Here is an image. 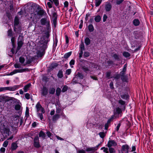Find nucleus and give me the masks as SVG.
Masks as SVG:
<instances>
[{
  "mask_svg": "<svg viewBox=\"0 0 153 153\" xmlns=\"http://www.w3.org/2000/svg\"><path fill=\"white\" fill-rule=\"evenodd\" d=\"M39 137H41L43 139H44L45 137V133L42 131L39 132Z\"/></svg>",
  "mask_w": 153,
  "mask_h": 153,
  "instance_id": "f3484780",
  "label": "nucleus"
},
{
  "mask_svg": "<svg viewBox=\"0 0 153 153\" xmlns=\"http://www.w3.org/2000/svg\"><path fill=\"white\" fill-rule=\"evenodd\" d=\"M25 59L24 58L23 56H21L19 58V62L22 64L23 65L25 63V62H24L25 61Z\"/></svg>",
  "mask_w": 153,
  "mask_h": 153,
  "instance_id": "bb28decb",
  "label": "nucleus"
},
{
  "mask_svg": "<svg viewBox=\"0 0 153 153\" xmlns=\"http://www.w3.org/2000/svg\"><path fill=\"white\" fill-rule=\"evenodd\" d=\"M53 2L54 3L56 6H58L59 3L58 0H52Z\"/></svg>",
  "mask_w": 153,
  "mask_h": 153,
  "instance_id": "a19ab883",
  "label": "nucleus"
},
{
  "mask_svg": "<svg viewBox=\"0 0 153 153\" xmlns=\"http://www.w3.org/2000/svg\"><path fill=\"white\" fill-rule=\"evenodd\" d=\"M84 77L83 74L81 73H78L77 74L76 76L73 79V81L75 82L76 83H78V81H77V79H82Z\"/></svg>",
  "mask_w": 153,
  "mask_h": 153,
  "instance_id": "423d86ee",
  "label": "nucleus"
},
{
  "mask_svg": "<svg viewBox=\"0 0 153 153\" xmlns=\"http://www.w3.org/2000/svg\"><path fill=\"white\" fill-rule=\"evenodd\" d=\"M32 62V61L31 60L28 59L25 62V63H24L23 64V66H26L27 65L30 64Z\"/></svg>",
  "mask_w": 153,
  "mask_h": 153,
  "instance_id": "ea45409f",
  "label": "nucleus"
},
{
  "mask_svg": "<svg viewBox=\"0 0 153 153\" xmlns=\"http://www.w3.org/2000/svg\"><path fill=\"white\" fill-rule=\"evenodd\" d=\"M61 111V108L59 105H56V112L57 113H59Z\"/></svg>",
  "mask_w": 153,
  "mask_h": 153,
  "instance_id": "7c9ffc66",
  "label": "nucleus"
},
{
  "mask_svg": "<svg viewBox=\"0 0 153 153\" xmlns=\"http://www.w3.org/2000/svg\"><path fill=\"white\" fill-rule=\"evenodd\" d=\"M117 145V143L114 140H109L107 146L110 148L112 146H115Z\"/></svg>",
  "mask_w": 153,
  "mask_h": 153,
  "instance_id": "1a4fd4ad",
  "label": "nucleus"
},
{
  "mask_svg": "<svg viewBox=\"0 0 153 153\" xmlns=\"http://www.w3.org/2000/svg\"><path fill=\"white\" fill-rule=\"evenodd\" d=\"M11 42L13 46L14 47L15 46V39L14 37H13L11 39Z\"/></svg>",
  "mask_w": 153,
  "mask_h": 153,
  "instance_id": "de8ad7c7",
  "label": "nucleus"
},
{
  "mask_svg": "<svg viewBox=\"0 0 153 153\" xmlns=\"http://www.w3.org/2000/svg\"><path fill=\"white\" fill-rule=\"evenodd\" d=\"M85 43L86 45H88L90 44L91 40L89 38H86L85 39Z\"/></svg>",
  "mask_w": 153,
  "mask_h": 153,
  "instance_id": "a211bd4d",
  "label": "nucleus"
},
{
  "mask_svg": "<svg viewBox=\"0 0 153 153\" xmlns=\"http://www.w3.org/2000/svg\"><path fill=\"white\" fill-rule=\"evenodd\" d=\"M19 86L17 85H15L13 86L7 87H3L4 91L8 90L10 91H14L18 89Z\"/></svg>",
  "mask_w": 153,
  "mask_h": 153,
  "instance_id": "39448f33",
  "label": "nucleus"
},
{
  "mask_svg": "<svg viewBox=\"0 0 153 153\" xmlns=\"http://www.w3.org/2000/svg\"><path fill=\"white\" fill-rule=\"evenodd\" d=\"M71 72V69H68L66 71V74L67 75H69L70 74Z\"/></svg>",
  "mask_w": 153,
  "mask_h": 153,
  "instance_id": "4d7b16f0",
  "label": "nucleus"
},
{
  "mask_svg": "<svg viewBox=\"0 0 153 153\" xmlns=\"http://www.w3.org/2000/svg\"><path fill=\"white\" fill-rule=\"evenodd\" d=\"M112 8L111 4L108 2H106L105 6V9L107 12H109Z\"/></svg>",
  "mask_w": 153,
  "mask_h": 153,
  "instance_id": "6e6552de",
  "label": "nucleus"
},
{
  "mask_svg": "<svg viewBox=\"0 0 153 153\" xmlns=\"http://www.w3.org/2000/svg\"><path fill=\"white\" fill-rule=\"evenodd\" d=\"M46 134L48 137H49L51 139H52V134L49 131H47L46 132Z\"/></svg>",
  "mask_w": 153,
  "mask_h": 153,
  "instance_id": "f704fd0d",
  "label": "nucleus"
},
{
  "mask_svg": "<svg viewBox=\"0 0 153 153\" xmlns=\"http://www.w3.org/2000/svg\"><path fill=\"white\" fill-rule=\"evenodd\" d=\"M23 41H18L17 42V45L18 47L17 48V50L18 51H19L22 47V45H23Z\"/></svg>",
  "mask_w": 153,
  "mask_h": 153,
  "instance_id": "2eb2a0df",
  "label": "nucleus"
},
{
  "mask_svg": "<svg viewBox=\"0 0 153 153\" xmlns=\"http://www.w3.org/2000/svg\"><path fill=\"white\" fill-rule=\"evenodd\" d=\"M25 97L27 100L29 99L30 98V95L28 93H26L25 94Z\"/></svg>",
  "mask_w": 153,
  "mask_h": 153,
  "instance_id": "69168bd1",
  "label": "nucleus"
},
{
  "mask_svg": "<svg viewBox=\"0 0 153 153\" xmlns=\"http://www.w3.org/2000/svg\"><path fill=\"white\" fill-rule=\"evenodd\" d=\"M19 24V19L16 16L15 17L14 21V31L17 33H19L18 30H19L20 29Z\"/></svg>",
  "mask_w": 153,
  "mask_h": 153,
  "instance_id": "f03ea898",
  "label": "nucleus"
},
{
  "mask_svg": "<svg viewBox=\"0 0 153 153\" xmlns=\"http://www.w3.org/2000/svg\"><path fill=\"white\" fill-rule=\"evenodd\" d=\"M90 55V53L88 52H85L84 54V57H88Z\"/></svg>",
  "mask_w": 153,
  "mask_h": 153,
  "instance_id": "603ef678",
  "label": "nucleus"
},
{
  "mask_svg": "<svg viewBox=\"0 0 153 153\" xmlns=\"http://www.w3.org/2000/svg\"><path fill=\"white\" fill-rule=\"evenodd\" d=\"M8 143H9V142L7 140H5V141H4V142L3 143V146H4V147H6L7 146L8 144Z\"/></svg>",
  "mask_w": 153,
  "mask_h": 153,
  "instance_id": "79ce46f5",
  "label": "nucleus"
},
{
  "mask_svg": "<svg viewBox=\"0 0 153 153\" xmlns=\"http://www.w3.org/2000/svg\"><path fill=\"white\" fill-rule=\"evenodd\" d=\"M91 65L92 68H88L85 66H83L82 67V69L84 72L87 73H90L91 72L95 70V64L94 63H91Z\"/></svg>",
  "mask_w": 153,
  "mask_h": 153,
  "instance_id": "7ed1b4c3",
  "label": "nucleus"
},
{
  "mask_svg": "<svg viewBox=\"0 0 153 153\" xmlns=\"http://www.w3.org/2000/svg\"><path fill=\"white\" fill-rule=\"evenodd\" d=\"M68 89V87L66 86H65L62 89V91L63 92H65Z\"/></svg>",
  "mask_w": 153,
  "mask_h": 153,
  "instance_id": "13d9d810",
  "label": "nucleus"
},
{
  "mask_svg": "<svg viewBox=\"0 0 153 153\" xmlns=\"http://www.w3.org/2000/svg\"><path fill=\"white\" fill-rule=\"evenodd\" d=\"M71 52H70L68 53H65L64 56V57L65 59H67L71 55Z\"/></svg>",
  "mask_w": 153,
  "mask_h": 153,
  "instance_id": "c85d7f7f",
  "label": "nucleus"
},
{
  "mask_svg": "<svg viewBox=\"0 0 153 153\" xmlns=\"http://www.w3.org/2000/svg\"><path fill=\"white\" fill-rule=\"evenodd\" d=\"M57 76L59 78H61L63 77V72L62 70H60L59 71L58 74Z\"/></svg>",
  "mask_w": 153,
  "mask_h": 153,
  "instance_id": "a878e982",
  "label": "nucleus"
},
{
  "mask_svg": "<svg viewBox=\"0 0 153 153\" xmlns=\"http://www.w3.org/2000/svg\"><path fill=\"white\" fill-rule=\"evenodd\" d=\"M111 73L110 72H107L106 73V77L108 79L111 78L110 77Z\"/></svg>",
  "mask_w": 153,
  "mask_h": 153,
  "instance_id": "8fccbe9b",
  "label": "nucleus"
},
{
  "mask_svg": "<svg viewBox=\"0 0 153 153\" xmlns=\"http://www.w3.org/2000/svg\"><path fill=\"white\" fill-rule=\"evenodd\" d=\"M12 31L11 29L9 30L7 32V34L8 36H12Z\"/></svg>",
  "mask_w": 153,
  "mask_h": 153,
  "instance_id": "a18cd8bd",
  "label": "nucleus"
},
{
  "mask_svg": "<svg viewBox=\"0 0 153 153\" xmlns=\"http://www.w3.org/2000/svg\"><path fill=\"white\" fill-rule=\"evenodd\" d=\"M74 64H75V61L74 59H71V61L69 63V64L70 65L71 67V68H72L73 67V65H74Z\"/></svg>",
  "mask_w": 153,
  "mask_h": 153,
  "instance_id": "4c0bfd02",
  "label": "nucleus"
},
{
  "mask_svg": "<svg viewBox=\"0 0 153 153\" xmlns=\"http://www.w3.org/2000/svg\"><path fill=\"white\" fill-rule=\"evenodd\" d=\"M99 135L101 138H103L105 137V134L104 132H101L99 133Z\"/></svg>",
  "mask_w": 153,
  "mask_h": 153,
  "instance_id": "473e14b6",
  "label": "nucleus"
},
{
  "mask_svg": "<svg viewBox=\"0 0 153 153\" xmlns=\"http://www.w3.org/2000/svg\"><path fill=\"white\" fill-rule=\"evenodd\" d=\"M33 141L34 145L35 147L38 148L40 147L39 138L38 136H36L34 138Z\"/></svg>",
  "mask_w": 153,
  "mask_h": 153,
  "instance_id": "0eeeda50",
  "label": "nucleus"
},
{
  "mask_svg": "<svg viewBox=\"0 0 153 153\" xmlns=\"http://www.w3.org/2000/svg\"><path fill=\"white\" fill-rule=\"evenodd\" d=\"M19 73L18 69L14 70L13 71L7 74V75H12L17 73Z\"/></svg>",
  "mask_w": 153,
  "mask_h": 153,
  "instance_id": "b1692460",
  "label": "nucleus"
},
{
  "mask_svg": "<svg viewBox=\"0 0 153 153\" xmlns=\"http://www.w3.org/2000/svg\"><path fill=\"white\" fill-rule=\"evenodd\" d=\"M36 108L37 113H39V111H41L42 113H44L45 112L44 108L42 107L39 102H38L37 103L36 106Z\"/></svg>",
  "mask_w": 153,
  "mask_h": 153,
  "instance_id": "20e7f679",
  "label": "nucleus"
},
{
  "mask_svg": "<svg viewBox=\"0 0 153 153\" xmlns=\"http://www.w3.org/2000/svg\"><path fill=\"white\" fill-rule=\"evenodd\" d=\"M123 1V0H117L116 2L117 4L119 5L121 4Z\"/></svg>",
  "mask_w": 153,
  "mask_h": 153,
  "instance_id": "864d4df0",
  "label": "nucleus"
},
{
  "mask_svg": "<svg viewBox=\"0 0 153 153\" xmlns=\"http://www.w3.org/2000/svg\"><path fill=\"white\" fill-rule=\"evenodd\" d=\"M121 97L123 99L127 100L129 97L128 95L126 94H124L120 95Z\"/></svg>",
  "mask_w": 153,
  "mask_h": 153,
  "instance_id": "393cba45",
  "label": "nucleus"
},
{
  "mask_svg": "<svg viewBox=\"0 0 153 153\" xmlns=\"http://www.w3.org/2000/svg\"><path fill=\"white\" fill-rule=\"evenodd\" d=\"M77 152L78 153H85V151L83 149L79 150L77 151Z\"/></svg>",
  "mask_w": 153,
  "mask_h": 153,
  "instance_id": "052dcab7",
  "label": "nucleus"
},
{
  "mask_svg": "<svg viewBox=\"0 0 153 153\" xmlns=\"http://www.w3.org/2000/svg\"><path fill=\"white\" fill-rule=\"evenodd\" d=\"M102 1H98L97 0H95V5L96 7H98L101 3Z\"/></svg>",
  "mask_w": 153,
  "mask_h": 153,
  "instance_id": "c9c22d12",
  "label": "nucleus"
},
{
  "mask_svg": "<svg viewBox=\"0 0 153 153\" xmlns=\"http://www.w3.org/2000/svg\"><path fill=\"white\" fill-rule=\"evenodd\" d=\"M96 147H92L87 148L85 149V151L90 152V153H92L94 152L95 151L97 150V148L96 149Z\"/></svg>",
  "mask_w": 153,
  "mask_h": 153,
  "instance_id": "f8f14e48",
  "label": "nucleus"
},
{
  "mask_svg": "<svg viewBox=\"0 0 153 153\" xmlns=\"http://www.w3.org/2000/svg\"><path fill=\"white\" fill-rule=\"evenodd\" d=\"M31 85L30 83L28 84L25 85L24 88V90L25 92H27Z\"/></svg>",
  "mask_w": 153,
  "mask_h": 153,
  "instance_id": "6ab92c4d",
  "label": "nucleus"
},
{
  "mask_svg": "<svg viewBox=\"0 0 153 153\" xmlns=\"http://www.w3.org/2000/svg\"><path fill=\"white\" fill-rule=\"evenodd\" d=\"M57 19H53V22L54 27H56V24Z\"/></svg>",
  "mask_w": 153,
  "mask_h": 153,
  "instance_id": "0e129e2a",
  "label": "nucleus"
},
{
  "mask_svg": "<svg viewBox=\"0 0 153 153\" xmlns=\"http://www.w3.org/2000/svg\"><path fill=\"white\" fill-rule=\"evenodd\" d=\"M129 149V146L127 144L123 145L122 146V150L123 151L125 152L126 153H128V152Z\"/></svg>",
  "mask_w": 153,
  "mask_h": 153,
  "instance_id": "9b49d317",
  "label": "nucleus"
},
{
  "mask_svg": "<svg viewBox=\"0 0 153 153\" xmlns=\"http://www.w3.org/2000/svg\"><path fill=\"white\" fill-rule=\"evenodd\" d=\"M55 89L53 87L50 88L49 89V93L50 94H54L55 92Z\"/></svg>",
  "mask_w": 153,
  "mask_h": 153,
  "instance_id": "4be33fe9",
  "label": "nucleus"
},
{
  "mask_svg": "<svg viewBox=\"0 0 153 153\" xmlns=\"http://www.w3.org/2000/svg\"><path fill=\"white\" fill-rule=\"evenodd\" d=\"M125 73V72H123V71H122L120 72V75L122 77L121 79L123 80V77H124V74Z\"/></svg>",
  "mask_w": 153,
  "mask_h": 153,
  "instance_id": "6e6d98bb",
  "label": "nucleus"
},
{
  "mask_svg": "<svg viewBox=\"0 0 153 153\" xmlns=\"http://www.w3.org/2000/svg\"><path fill=\"white\" fill-rule=\"evenodd\" d=\"M40 23L42 25H45L47 29H51L50 22L49 19L46 18H42L40 20Z\"/></svg>",
  "mask_w": 153,
  "mask_h": 153,
  "instance_id": "f257e3e1",
  "label": "nucleus"
},
{
  "mask_svg": "<svg viewBox=\"0 0 153 153\" xmlns=\"http://www.w3.org/2000/svg\"><path fill=\"white\" fill-rule=\"evenodd\" d=\"M4 132L6 133L8 136L10 134V131L9 129H5L4 130Z\"/></svg>",
  "mask_w": 153,
  "mask_h": 153,
  "instance_id": "09e8293b",
  "label": "nucleus"
},
{
  "mask_svg": "<svg viewBox=\"0 0 153 153\" xmlns=\"http://www.w3.org/2000/svg\"><path fill=\"white\" fill-rule=\"evenodd\" d=\"M7 2L8 5L9 6L10 10H13V0L7 1L6 0Z\"/></svg>",
  "mask_w": 153,
  "mask_h": 153,
  "instance_id": "4468645a",
  "label": "nucleus"
},
{
  "mask_svg": "<svg viewBox=\"0 0 153 153\" xmlns=\"http://www.w3.org/2000/svg\"><path fill=\"white\" fill-rule=\"evenodd\" d=\"M61 91V89L59 88H57L56 91V94L57 96H59Z\"/></svg>",
  "mask_w": 153,
  "mask_h": 153,
  "instance_id": "c756f323",
  "label": "nucleus"
},
{
  "mask_svg": "<svg viewBox=\"0 0 153 153\" xmlns=\"http://www.w3.org/2000/svg\"><path fill=\"white\" fill-rule=\"evenodd\" d=\"M118 103L122 105H125V102L121 99L120 100H119Z\"/></svg>",
  "mask_w": 153,
  "mask_h": 153,
  "instance_id": "49530a36",
  "label": "nucleus"
},
{
  "mask_svg": "<svg viewBox=\"0 0 153 153\" xmlns=\"http://www.w3.org/2000/svg\"><path fill=\"white\" fill-rule=\"evenodd\" d=\"M42 113H37V114L38 115V117L40 118V119L42 120L43 119V116L42 115Z\"/></svg>",
  "mask_w": 153,
  "mask_h": 153,
  "instance_id": "e433bc0d",
  "label": "nucleus"
},
{
  "mask_svg": "<svg viewBox=\"0 0 153 153\" xmlns=\"http://www.w3.org/2000/svg\"><path fill=\"white\" fill-rule=\"evenodd\" d=\"M14 66L16 68H21V65L18 63H16L15 64Z\"/></svg>",
  "mask_w": 153,
  "mask_h": 153,
  "instance_id": "5fc2aeb1",
  "label": "nucleus"
},
{
  "mask_svg": "<svg viewBox=\"0 0 153 153\" xmlns=\"http://www.w3.org/2000/svg\"><path fill=\"white\" fill-rule=\"evenodd\" d=\"M109 148V150L110 153H114L115 152V150L114 149L111 147H110V148Z\"/></svg>",
  "mask_w": 153,
  "mask_h": 153,
  "instance_id": "c03bdc74",
  "label": "nucleus"
},
{
  "mask_svg": "<svg viewBox=\"0 0 153 153\" xmlns=\"http://www.w3.org/2000/svg\"><path fill=\"white\" fill-rule=\"evenodd\" d=\"M18 147L17 144L16 142L12 143L11 146V149L12 151L16 150Z\"/></svg>",
  "mask_w": 153,
  "mask_h": 153,
  "instance_id": "ddd939ff",
  "label": "nucleus"
},
{
  "mask_svg": "<svg viewBox=\"0 0 153 153\" xmlns=\"http://www.w3.org/2000/svg\"><path fill=\"white\" fill-rule=\"evenodd\" d=\"M19 73H22L26 71H29L30 70L28 68H25L18 69Z\"/></svg>",
  "mask_w": 153,
  "mask_h": 153,
  "instance_id": "aec40b11",
  "label": "nucleus"
},
{
  "mask_svg": "<svg viewBox=\"0 0 153 153\" xmlns=\"http://www.w3.org/2000/svg\"><path fill=\"white\" fill-rule=\"evenodd\" d=\"M88 29L90 32L93 31L94 30V27L93 25L92 24L89 25L88 26Z\"/></svg>",
  "mask_w": 153,
  "mask_h": 153,
  "instance_id": "cd10ccee",
  "label": "nucleus"
},
{
  "mask_svg": "<svg viewBox=\"0 0 153 153\" xmlns=\"http://www.w3.org/2000/svg\"><path fill=\"white\" fill-rule=\"evenodd\" d=\"M47 30H48V31L47 32H45V33L46 35V37L47 38H48L50 36L49 33L50 29H49L48 30V29Z\"/></svg>",
  "mask_w": 153,
  "mask_h": 153,
  "instance_id": "3c124183",
  "label": "nucleus"
},
{
  "mask_svg": "<svg viewBox=\"0 0 153 153\" xmlns=\"http://www.w3.org/2000/svg\"><path fill=\"white\" fill-rule=\"evenodd\" d=\"M20 108V106L19 105H17L15 106V109L16 110H19Z\"/></svg>",
  "mask_w": 153,
  "mask_h": 153,
  "instance_id": "680f3d73",
  "label": "nucleus"
},
{
  "mask_svg": "<svg viewBox=\"0 0 153 153\" xmlns=\"http://www.w3.org/2000/svg\"><path fill=\"white\" fill-rule=\"evenodd\" d=\"M68 6V2L67 1H65L64 3V7H67Z\"/></svg>",
  "mask_w": 153,
  "mask_h": 153,
  "instance_id": "774afa93",
  "label": "nucleus"
},
{
  "mask_svg": "<svg viewBox=\"0 0 153 153\" xmlns=\"http://www.w3.org/2000/svg\"><path fill=\"white\" fill-rule=\"evenodd\" d=\"M133 24L135 26H138L140 24V21L138 19H135L133 21Z\"/></svg>",
  "mask_w": 153,
  "mask_h": 153,
  "instance_id": "dca6fc26",
  "label": "nucleus"
},
{
  "mask_svg": "<svg viewBox=\"0 0 153 153\" xmlns=\"http://www.w3.org/2000/svg\"><path fill=\"white\" fill-rule=\"evenodd\" d=\"M80 51H83L84 50V46L83 42H82L80 45Z\"/></svg>",
  "mask_w": 153,
  "mask_h": 153,
  "instance_id": "58836bf2",
  "label": "nucleus"
},
{
  "mask_svg": "<svg viewBox=\"0 0 153 153\" xmlns=\"http://www.w3.org/2000/svg\"><path fill=\"white\" fill-rule=\"evenodd\" d=\"M23 41V36L21 35H19L18 39V41Z\"/></svg>",
  "mask_w": 153,
  "mask_h": 153,
  "instance_id": "338daca9",
  "label": "nucleus"
},
{
  "mask_svg": "<svg viewBox=\"0 0 153 153\" xmlns=\"http://www.w3.org/2000/svg\"><path fill=\"white\" fill-rule=\"evenodd\" d=\"M53 4V2L52 1V2L50 1V2H48L47 3V5L48 6V7H49V8H51L52 7V5Z\"/></svg>",
  "mask_w": 153,
  "mask_h": 153,
  "instance_id": "37998d69",
  "label": "nucleus"
},
{
  "mask_svg": "<svg viewBox=\"0 0 153 153\" xmlns=\"http://www.w3.org/2000/svg\"><path fill=\"white\" fill-rule=\"evenodd\" d=\"M123 56L126 57H129L130 56V54L127 52H124L123 53Z\"/></svg>",
  "mask_w": 153,
  "mask_h": 153,
  "instance_id": "72a5a7b5",
  "label": "nucleus"
},
{
  "mask_svg": "<svg viewBox=\"0 0 153 153\" xmlns=\"http://www.w3.org/2000/svg\"><path fill=\"white\" fill-rule=\"evenodd\" d=\"M25 115L26 116H28L29 115V109L27 107L26 108Z\"/></svg>",
  "mask_w": 153,
  "mask_h": 153,
  "instance_id": "bf43d9fd",
  "label": "nucleus"
},
{
  "mask_svg": "<svg viewBox=\"0 0 153 153\" xmlns=\"http://www.w3.org/2000/svg\"><path fill=\"white\" fill-rule=\"evenodd\" d=\"M48 94V90L45 87H43L42 89L41 95L42 96H45Z\"/></svg>",
  "mask_w": 153,
  "mask_h": 153,
  "instance_id": "9d476101",
  "label": "nucleus"
},
{
  "mask_svg": "<svg viewBox=\"0 0 153 153\" xmlns=\"http://www.w3.org/2000/svg\"><path fill=\"white\" fill-rule=\"evenodd\" d=\"M59 118V115L58 114H56L54 115L52 118L53 121H56Z\"/></svg>",
  "mask_w": 153,
  "mask_h": 153,
  "instance_id": "5701e85b",
  "label": "nucleus"
},
{
  "mask_svg": "<svg viewBox=\"0 0 153 153\" xmlns=\"http://www.w3.org/2000/svg\"><path fill=\"white\" fill-rule=\"evenodd\" d=\"M107 18H108L107 16L106 15L104 14L103 16V22H105L106 21V19H107Z\"/></svg>",
  "mask_w": 153,
  "mask_h": 153,
  "instance_id": "e2e57ef3",
  "label": "nucleus"
},
{
  "mask_svg": "<svg viewBox=\"0 0 153 153\" xmlns=\"http://www.w3.org/2000/svg\"><path fill=\"white\" fill-rule=\"evenodd\" d=\"M101 19V17L99 15H97L95 16L94 20L95 21L97 22H99Z\"/></svg>",
  "mask_w": 153,
  "mask_h": 153,
  "instance_id": "412c9836",
  "label": "nucleus"
},
{
  "mask_svg": "<svg viewBox=\"0 0 153 153\" xmlns=\"http://www.w3.org/2000/svg\"><path fill=\"white\" fill-rule=\"evenodd\" d=\"M122 112V110L121 109L117 107L116 109V113L118 114H120Z\"/></svg>",
  "mask_w": 153,
  "mask_h": 153,
  "instance_id": "2f4dec72",
  "label": "nucleus"
}]
</instances>
